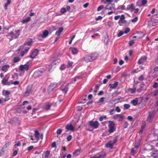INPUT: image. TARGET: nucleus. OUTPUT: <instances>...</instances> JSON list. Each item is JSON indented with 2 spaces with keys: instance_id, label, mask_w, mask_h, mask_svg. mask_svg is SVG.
<instances>
[{
  "instance_id": "1",
  "label": "nucleus",
  "mask_w": 158,
  "mask_h": 158,
  "mask_svg": "<svg viewBox=\"0 0 158 158\" xmlns=\"http://www.w3.org/2000/svg\"><path fill=\"white\" fill-rule=\"evenodd\" d=\"M31 62L29 61L23 65H21L19 66V70L23 72L28 71L30 69Z\"/></svg>"
},
{
  "instance_id": "2",
  "label": "nucleus",
  "mask_w": 158,
  "mask_h": 158,
  "mask_svg": "<svg viewBox=\"0 0 158 158\" xmlns=\"http://www.w3.org/2000/svg\"><path fill=\"white\" fill-rule=\"evenodd\" d=\"M45 69L43 68H40L39 70L35 71L33 76L34 78H37L38 77L42 76L43 73L45 72Z\"/></svg>"
},
{
  "instance_id": "3",
  "label": "nucleus",
  "mask_w": 158,
  "mask_h": 158,
  "mask_svg": "<svg viewBox=\"0 0 158 158\" xmlns=\"http://www.w3.org/2000/svg\"><path fill=\"white\" fill-rule=\"evenodd\" d=\"M29 47H25L23 46L21 47L20 48H19L17 50L19 51L21 49H24V50H22L20 52V56L22 57L27 53L29 49Z\"/></svg>"
},
{
  "instance_id": "4",
  "label": "nucleus",
  "mask_w": 158,
  "mask_h": 158,
  "mask_svg": "<svg viewBox=\"0 0 158 158\" xmlns=\"http://www.w3.org/2000/svg\"><path fill=\"white\" fill-rule=\"evenodd\" d=\"M109 131L110 133L113 132L114 131V126L115 125V123L114 122L112 121H109Z\"/></svg>"
},
{
  "instance_id": "5",
  "label": "nucleus",
  "mask_w": 158,
  "mask_h": 158,
  "mask_svg": "<svg viewBox=\"0 0 158 158\" xmlns=\"http://www.w3.org/2000/svg\"><path fill=\"white\" fill-rule=\"evenodd\" d=\"M89 125L93 129H97L98 127L99 123L97 121H90L89 122Z\"/></svg>"
},
{
  "instance_id": "6",
  "label": "nucleus",
  "mask_w": 158,
  "mask_h": 158,
  "mask_svg": "<svg viewBox=\"0 0 158 158\" xmlns=\"http://www.w3.org/2000/svg\"><path fill=\"white\" fill-rule=\"evenodd\" d=\"M124 118V116L120 114H116L113 116V118L118 119L119 121H122Z\"/></svg>"
},
{
  "instance_id": "7",
  "label": "nucleus",
  "mask_w": 158,
  "mask_h": 158,
  "mask_svg": "<svg viewBox=\"0 0 158 158\" xmlns=\"http://www.w3.org/2000/svg\"><path fill=\"white\" fill-rule=\"evenodd\" d=\"M125 18L124 15H122L120 16V19L118 22L120 26H122V24L126 22V21L125 20Z\"/></svg>"
},
{
  "instance_id": "8",
  "label": "nucleus",
  "mask_w": 158,
  "mask_h": 158,
  "mask_svg": "<svg viewBox=\"0 0 158 158\" xmlns=\"http://www.w3.org/2000/svg\"><path fill=\"white\" fill-rule=\"evenodd\" d=\"M147 2V0H139L136 2V5L139 6H143Z\"/></svg>"
},
{
  "instance_id": "9",
  "label": "nucleus",
  "mask_w": 158,
  "mask_h": 158,
  "mask_svg": "<svg viewBox=\"0 0 158 158\" xmlns=\"http://www.w3.org/2000/svg\"><path fill=\"white\" fill-rule=\"evenodd\" d=\"M38 52V50L37 49H35L30 55L29 57L31 58H34L37 55Z\"/></svg>"
},
{
  "instance_id": "10",
  "label": "nucleus",
  "mask_w": 158,
  "mask_h": 158,
  "mask_svg": "<svg viewBox=\"0 0 158 158\" xmlns=\"http://www.w3.org/2000/svg\"><path fill=\"white\" fill-rule=\"evenodd\" d=\"M57 85V84L56 83H51L49 87L48 90V91L50 92L52 91L56 87Z\"/></svg>"
},
{
  "instance_id": "11",
  "label": "nucleus",
  "mask_w": 158,
  "mask_h": 158,
  "mask_svg": "<svg viewBox=\"0 0 158 158\" xmlns=\"http://www.w3.org/2000/svg\"><path fill=\"white\" fill-rule=\"evenodd\" d=\"M31 87L30 86H28L27 87L26 91L24 95L25 96H27L29 95L31 90Z\"/></svg>"
},
{
  "instance_id": "12",
  "label": "nucleus",
  "mask_w": 158,
  "mask_h": 158,
  "mask_svg": "<svg viewBox=\"0 0 158 158\" xmlns=\"http://www.w3.org/2000/svg\"><path fill=\"white\" fill-rule=\"evenodd\" d=\"M155 114V113L154 111L150 112L147 119V121L150 122L151 119L154 117Z\"/></svg>"
},
{
  "instance_id": "13",
  "label": "nucleus",
  "mask_w": 158,
  "mask_h": 158,
  "mask_svg": "<svg viewBox=\"0 0 158 158\" xmlns=\"http://www.w3.org/2000/svg\"><path fill=\"white\" fill-rule=\"evenodd\" d=\"M8 80H2V83L4 85H10L12 84L13 81L10 80V81H8Z\"/></svg>"
},
{
  "instance_id": "14",
  "label": "nucleus",
  "mask_w": 158,
  "mask_h": 158,
  "mask_svg": "<svg viewBox=\"0 0 158 158\" xmlns=\"http://www.w3.org/2000/svg\"><path fill=\"white\" fill-rule=\"evenodd\" d=\"M65 128L68 131H73L74 130V128L71 124L67 125L65 127Z\"/></svg>"
},
{
  "instance_id": "15",
  "label": "nucleus",
  "mask_w": 158,
  "mask_h": 158,
  "mask_svg": "<svg viewBox=\"0 0 158 158\" xmlns=\"http://www.w3.org/2000/svg\"><path fill=\"white\" fill-rule=\"evenodd\" d=\"M10 67V66L9 64L5 65L2 67L1 70L3 71L6 72L8 71Z\"/></svg>"
},
{
  "instance_id": "16",
  "label": "nucleus",
  "mask_w": 158,
  "mask_h": 158,
  "mask_svg": "<svg viewBox=\"0 0 158 158\" xmlns=\"http://www.w3.org/2000/svg\"><path fill=\"white\" fill-rule=\"evenodd\" d=\"M135 8L134 5V4H132L127 5V10H130L131 11H133Z\"/></svg>"
},
{
  "instance_id": "17",
  "label": "nucleus",
  "mask_w": 158,
  "mask_h": 158,
  "mask_svg": "<svg viewBox=\"0 0 158 158\" xmlns=\"http://www.w3.org/2000/svg\"><path fill=\"white\" fill-rule=\"evenodd\" d=\"M147 60V57L145 56L140 58L138 61V63L140 64L144 62Z\"/></svg>"
},
{
  "instance_id": "18",
  "label": "nucleus",
  "mask_w": 158,
  "mask_h": 158,
  "mask_svg": "<svg viewBox=\"0 0 158 158\" xmlns=\"http://www.w3.org/2000/svg\"><path fill=\"white\" fill-rule=\"evenodd\" d=\"M105 9L106 10H114V8L113 6V5H110V4H108L106 5L105 7Z\"/></svg>"
},
{
  "instance_id": "19",
  "label": "nucleus",
  "mask_w": 158,
  "mask_h": 158,
  "mask_svg": "<svg viewBox=\"0 0 158 158\" xmlns=\"http://www.w3.org/2000/svg\"><path fill=\"white\" fill-rule=\"evenodd\" d=\"M118 85V83L117 82H115L113 84H110L109 86L111 89H115L117 86Z\"/></svg>"
},
{
  "instance_id": "20",
  "label": "nucleus",
  "mask_w": 158,
  "mask_h": 158,
  "mask_svg": "<svg viewBox=\"0 0 158 158\" xmlns=\"http://www.w3.org/2000/svg\"><path fill=\"white\" fill-rule=\"evenodd\" d=\"M91 58V61L95 60L98 56L97 54L93 53L90 55Z\"/></svg>"
},
{
  "instance_id": "21",
  "label": "nucleus",
  "mask_w": 158,
  "mask_h": 158,
  "mask_svg": "<svg viewBox=\"0 0 158 158\" xmlns=\"http://www.w3.org/2000/svg\"><path fill=\"white\" fill-rule=\"evenodd\" d=\"M69 51H71L73 54H76L78 52L77 49L76 48H71L69 49Z\"/></svg>"
},
{
  "instance_id": "22",
  "label": "nucleus",
  "mask_w": 158,
  "mask_h": 158,
  "mask_svg": "<svg viewBox=\"0 0 158 158\" xmlns=\"http://www.w3.org/2000/svg\"><path fill=\"white\" fill-rule=\"evenodd\" d=\"M138 99L137 98H135L132 100L131 102V103L134 106H136L138 103Z\"/></svg>"
},
{
  "instance_id": "23",
  "label": "nucleus",
  "mask_w": 158,
  "mask_h": 158,
  "mask_svg": "<svg viewBox=\"0 0 158 158\" xmlns=\"http://www.w3.org/2000/svg\"><path fill=\"white\" fill-rule=\"evenodd\" d=\"M84 60L86 62H91V58L90 55L87 56H85L84 58Z\"/></svg>"
},
{
  "instance_id": "24",
  "label": "nucleus",
  "mask_w": 158,
  "mask_h": 158,
  "mask_svg": "<svg viewBox=\"0 0 158 158\" xmlns=\"http://www.w3.org/2000/svg\"><path fill=\"white\" fill-rule=\"evenodd\" d=\"M35 135L37 141H38L40 139V135L39 132L37 131H35Z\"/></svg>"
},
{
  "instance_id": "25",
  "label": "nucleus",
  "mask_w": 158,
  "mask_h": 158,
  "mask_svg": "<svg viewBox=\"0 0 158 158\" xmlns=\"http://www.w3.org/2000/svg\"><path fill=\"white\" fill-rule=\"evenodd\" d=\"M31 20V18L30 17H27L25 19L23 20L21 22L23 24L27 23L29 22Z\"/></svg>"
},
{
  "instance_id": "26",
  "label": "nucleus",
  "mask_w": 158,
  "mask_h": 158,
  "mask_svg": "<svg viewBox=\"0 0 158 158\" xmlns=\"http://www.w3.org/2000/svg\"><path fill=\"white\" fill-rule=\"evenodd\" d=\"M2 93L3 95L5 96H9L10 94V92L9 91L3 90L2 91Z\"/></svg>"
},
{
  "instance_id": "27",
  "label": "nucleus",
  "mask_w": 158,
  "mask_h": 158,
  "mask_svg": "<svg viewBox=\"0 0 158 158\" xmlns=\"http://www.w3.org/2000/svg\"><path fill=\"white\" fill-rule=\"evenodd\" d=\"M49 32L48 30H46L43 32V35H42V38H45L48 35Z\"/></svg>"
},
{
  "instance_id": "28",
  "label": "nucleus",
  "mask_w": 158,
  "mask_h": 158,
  "mask_svg": "<svg viewBox=\"0 0 158 158\" xmlns=\"http://www.w3.org/2000/svg\"><path fill=\"white\" fill-rule=\"evenodd\" d=\"M127 91L130 92L131 94H133L136 91L135 88H129L127 90Z\"/></svg>"
},
{
  "instance_id": "29",
  "label": "nucleus",
  "mask_w": 158,
  "mask_h": 158,
  "mask_svg": "<svg viewBox=\"0 0 158 158\" xmlns=\"http://www.w3.org/2000/svg\"><path fill=\"white\" fill-rule=\"evenodd\" d=\"M113 143H112L111 142H110L107 143L106 144V148H112L113 147Z\"/></svg>"
},
{
  "instance_id": "30",
  "label": "nucleus",
  "mask_w": 158,
  "mask_h": 158,
  "mask_svg": "<svg viewBox=\"0 0 158 158\" xmlns=\"http://www.w3.org/2000/svg\"><path fill=\"white\" fill-rule=\"evenodd\" d=\"M20 58L19 56H16L14 57L13 61L14 63H16L20 61Z\"/></svg>"
},
{
  "instance_id": "31",
  "label": "nucleus",
  "mask_w": 158,
  "mask_h": 158,
  "mask_svg": "<svg viewBox=\"0 0 158 158\" xmlns=\"http://www.w3.org/2000/svg\"><path fill=\"white\" fill-rule=\"evenodd\" d=\"M81 153V150L78 149L76 150L73 153V154L75 156H77L79 155Z\"/></svg>"
},
{
  "instance_id": "32",
  "label": "nucleus",
  "mask_w": 158,
  "mask_h": 158,
  "mask_svg": "<svg viewBox=\"0 0 158 158\" xmlns=\"http://www.w3.org/2000/svg\"><path fill=\"white\" fill-rule=\"evenodd\" d=\"M15 38H16L17 37H18V36L20 35V34H19L20 31L19 30H15Z\"/></svg>"
},
{
  "instance_id": "33",
  "label": "nucleus",
  "mask_w": 158,
  "mask_h": 158,
  "mask_svg": "<svg viewBox=\"0 0 158 158\" xmlns=\"http://www.w3.org/2000/svg\"><path fill=\"white\" fill-rule=\"evenodd\" d=\"M136 35H139V36L140 37L138 38V39L142 38L144 36V35L143 33L141 32H139Z\"/></svg>"
},
{
  "instance_id": "34",
  "label": "nucleus",
  "mask_w": 158,
  "mask_h": 158,
  "mask_svg": "<svg viewBox=\"0 0 158 158\" xmlns=\"http://www.w3.org/2000/svg\"><path fill=\"white\" fill-rule=\"evenodd\" d=\"M106 156V153H103L100 155L99 156H97L98 158H104Z\"/></svg>"
},
{
  "instance_id": "35",
  "label": "nucleus",
  "mask_w": 158,
  "mask_h": 158,
  "mask_svg": "<svg viewBox=\"0 0 158 158\" xmlns=\"http://www.w3.org/2000/svg\"><path fill=\"white\" fill-rule=\"evenodd\" d=\"M50 151H47L45 152V158H48L49 157V156L50 155Z\"/></svg>"
},
{
  "instance_id": "36",
  "label": "nucleus",
  "mask_w": 158,
  "mask_h": 158,
  "mask_svg": "<svg viewBox=\"0 0 158 158\" xmlns=\"http://www.w3.org/2000/svg\"><path fill=\"white\" fill-rule=\"evenodd\" d=\"M61 90L63 92L66 93L68 91V88L67 87L65 86L63 89H61Z\"/></svg>"
},
{
  "instance_id": "37",
  "label": "nucleus",
  "mask_w": 158,
  "mask_h": 158,
  "mask_svg": "<svg viewBox=\"0 0 158 158\" xmlns=\"http://www.w3.org/2000/svg\"><path fill=\"white\" fill-rule=\"evenodd\" d=\"M73 63L70 61H69L67 63V67L68 68L72 66Z\"/></svg>"
},
{
  "instance_id": "38",
  "label": "nucleus",
  "mask_w": 158,
  "mask_h": 158,
  "mask_svg": "<svg viewBox=\"0 0 158 158\" xmlns=\"http://www.w3.org/2000/svg\"><path fill=\"white\" fill-rule=\"evenodd\" d=\"M104 8V6L103 5H101L99 6L97 9V11H99L103 9Z\"/></svg>"
},
{
  "instance_id": "39",
  "label": "nucleus",
  "mask_w": 158,
  "mask_h": 158,
  "mask_svg": "<svg viewBox=\"0 0 158 158\" xmlns=\"http://www.w3.org/2000/svg\"><path fill=\"white\" fill-rule=\"evenodd\" d=\"M107 117L106 116H102L99 118V120L100 121H102L104 119H106Z\"/></svg>"
},
{
  "instance_id": "40",
  "label": "nucleus",
  "mask_w": 158,
  "mask_h": 158,
  "mask_svg": "<svg viewBox=\"0 0 158 158\" xmlns=\"http://www.w3.org/2000/svg\"><path fill=\"white\" fill-rule=\"evenodd\" d=\"M14 35H15V33H13V32L11 31L10 33L8 34L7 35V36H11V37L12 38V37L14 36Z\"/></svg>"
},
{
  "instance_id": "41",
  "label": "nucleus",
  "mask_w": 158,
  "mask_h": 158,
  "mask_svg": "<svg viewBox=\"0 0 158 158\" xmlns=\"http://www.w3.org/2000/svg\"><path fill=\"white\" fill-rule=\"evenodd\" d=\"M108 26L110 27H112L114 25V23L111 21H109L107 22Z\"/></svg>"
},
{
  "instance_id": "42",
  "label": "nucleus",
  "mask_w": 158,
  "mask_h": 158,
  "mask_svg": "<svg viewBox=\"0 0 158 158\" xmlns=\"http://www.w3.org/2000/svg\"><path fill=\"white\" fill-rule=\"evenodd\" d=\"M51 105L50 104H48L47 106L46 107H45V108H44V109L46 110H49L51 107Z\"/></svg>"
},
{
  "instance_id": "43",
  "label": "nucleus",
  "mask_w": 158,
  "mask_h": 158,
  "mask_svg": "<svg viewBox=\"0 0 158 158\" xmlns=\"http://www.w3.org/2000/svg\"><path fill=\"white\" fill-rule=\"evenodd\" d=\"M123 107L125 109H128L130 107V105L128 104H125Z\"/></svg>"
},
{
  "instance_id": "44",
  "label": "nucleus",
  "mask_w": 158,
  "mask_h": 158,
  "mask_svg": "<svg viewBox=\"0 0 158 158\" xmlns=\"http://www.w3.org/2000/svg\"><path fill=\"white\" fill-rule=\"evenodd\" d=\"M138 18L137 17H136L133 19H132L131 21L132 22L135 23L137 21Z\"/></svg>"
},
{
  "instance_id": "45",
  "label": "nucleus",
  "mask_w": 158,
  "mask_h": 158,
  "mask_svg": "<svg viewBox=\"0 0 158 158\" xmlns=\"http://www.w3.org/2000/svg\"><path fill=\"white\" fill-rule=\"evenodd\" d=\"M124 32L123 31H120V32H119L117 34V36L118 37H119L122 36Z\"/></svg>"
},
{
  "instance_id": "46",
  "label": "nucleus",
  "mask_w": 158,
  "mask_h": 158,
  "mask_svg": "<svg viewBox=\"0 0 158 158\" xmlns=\"http://www.w3.org/2000/svg\"><path fill=\"white\" fill-rule=\"evenodd\" d=\"M128 125L129 123L127 121H125L123 125L124 128H127L128 127Z\"/></svg>"
},
{
  "instance_id": "47",
  "label": "nucleus",
  "mask_w": 158,
  "mask_h": 158,
  "mask_svg": "<svg viewBox=\"0 0 158 158\" xmlns=\"http://www.w3.org/2000/svg\"><path fill=\"white\" fill-rule=\"evenodd\" d=\"M62 130L60 129H58L56 131V133L58 135H60L61 132H62Z\"/></svg>"
},
{
  "instance_id": "48",
  "label": "nucleus",
  "mask_w": 158,
  "mask_h": 158,
  "mask_svg": "<svg viewBox=\"0 0 158 158\" xmlns=\"http://www.w3.org/2000/svg\"><path fill=\"white\" fill-rule=\"evenodd\" d=\"M115 110L117 112L119 113L121 111V110L119 108V107L118 106L116 107V109Z\"/></svg>"
},
{
  "instance_id": "49",
  "label": "nucleus",
  "mask_w": 158,
  "mask_h": 158,
  "mask_svg": "<svg viewBox=\"0 0 158 158\" xmlns=\"http://www.w3.org/2000/svg\"><path fill=\"white\" fill-rule=\"evenodd\" d=\"M72 138V136L71 135H69L67 138V140L68 141H70Z\"/></svg>"
},
{
  "instance_id": "50",
  "label": "nucleus",
  "mask_w": 158,
  "mask_h": 158,
  "mask_svg": "<svg viewBox=\"0 0 158 158\" xmlns=\"http://www.w3.org/2000/svg\"><path fill=\"white\" fill-rule=\"evenodd\" d=\"M66 11V9L64 8H62L60 10V12L62 13H64Z\"/></svg>"
},
{
  "instance_id": "51",
  "label": "nucleus",
  "mask_w": 158,
  "mask_h": 158,
  "mask_svg": "<svg viewBox=\"0 0 158 158\" xmlns=\"http://www.w3.org/2000/svg\"><path fill=\"white\" fill-rule=\"evenodd\" d=\"M139 37H140L139 36V35H136L133 36V38L134 40L138 39V38Z\"/></svg>"
},
{
  "instance_id": "52",
  "label": "nucleus",
  "mask_w": 158,
  "mask_h": 158,
  "mask_svg": "<svg viewBox=\"0 0 158 158\" xmlns=\"http://www.w3.org/2000/svg\"><path fill=\"white\" fill-rule=\"evenodd\" d=\"M65 65L64 64H62L60 68V69L61 70H64L65 69Z\"/></svg>"
},
{
  "instance_id": "53",
  "label": "nucleus",
  "mask_w": 158,
  "mask_h": 158,
  "mask_svg": "<svg viewBox=\"0 0 158 158\" xmlns=\"http://www.w3.org/2000/svg\"><path fill=\"white\" fill-rule=\"evenodd\" d=\"M63 30V28L62 27H60L58 28V31L60 33H61L62 32Z\"/></svg>"
},
{
  "instance_id": "54",
  "label": "nucleus",
  "mask_w": 158,
  "mask_h": 158,
  "mask_svg": "<svg viewBox=\"0 0 158 158\" xmlns=\"http://www.w3.org/2000/svg\"><path fill=\"white\" fill-rule=\"evenodd\" d=\"M127 119L130 121H132L133 119V118L131 116H129L127 117Z\"/></svg>"
},
{
  "instance_id": "55",
  "label": "nucleus",
  "mask_w": 158,
  "mask_h": 158,
  "mask_svg": "<svg viewBox=\"0 0 158 158\" xmlns=\"http://www.w3.org/2000/svg\"><path fill=\"white\" fill-rule=\"evenodd\" d=\"M6 98L4 99V101L5 102H6L9 100L10 99V98L9 96H6Z\"/></svg>"
},
{
  "instance_id": "56",
  "label": "nucleus",
  "mask_w": 158,
  "mask_h": 158,
  "mask_svg": "<svg viewBox=\"0 0 158 158\" xmlns=\"http://www.w3.org/2000/svg\"><path fill=\"white\" fill-rule=\"evenodd\" d=\"M136 150L135 149V148H132L131 150V152L132 154H134L136 152Z\"/></svg>"
},
{
  "instance_id": "57",
  "label": "nucleus",
  "mask_w": 158,
  "mask_h": 158,
  "mask_svg": "<svg viewBox=\"0 0 158 158\" xmlns=\"http://www.w3.org/2000/svg\"><path fill=\"white\" fill-rule=\"evenodd\" d=\"M134 43V42L133 40H131L129 42V45L130 46L132 45Z\"/></svg>"
},
{
  "instance_id": "58",
  "label": "nucleus",
  "mask_w": 158,
  "mask_h": 158,
  "mask_svg": "<svg viewBox=\"0 0 158 158\" xmlns=\"http://www.w3.org/2000/svg\"><path fill=\"white\" fill-rule=\"evenodd\" d=\"M158 86V83L156 82H155L153 85V87L154 88H156Z\"/></svg>"
},
{
  "instance_id": "59",
  "label": "nucleus",
  "mask_w": 158,
  "mask_h": 158,
  "mask_svg": "<svg viewBox=\"0 0 158 158\" xmlns=\"http://www.w3.org/2000/svg\"><path fill=\"white\" fill-rule=\"evenodd\" d=\"M115 111V110L114 109H113L111 110L110 112V115H113L114 114V112Z\"/></svg>"
},
{
  "instance_id": "60",
  "label": "nucleus",
  "mask_w": 158,
  "mask_h": 158,
  "mask_svg": "<svg viewBox=\"0 0 158 158\" xmlns=\"http://www.w3.org/2000/svg\"><path fill=\"white\" fill-rule=\"evenodd\" d=\"M119 18L120 19V16L119 15L115 16L114 17V19L115 20H117Z\"/></svg>"
},
{
  "instance_id": "61",
  "label": "nucleus",
  "mask_w": 158,
  "mask_h": 158,
  "mask_svg": "<svg viewBox=\"0 0 158 158\" xmlns=\"http://www.w3.org/2000/svg\"><path fill=\"white\" fill-rule=\"evenodd\" d=\"M130 29L129 28H127L125 29L124 33L127 34L130 31Z\"/></svg>"
},
{
  "instance_id": "62",
  "label": "nucleus",
  "mask_w": 158,
  "mask_h": 158,
  "mask_svg": "<svg viewBox=\"0 0 158 158\" xmlns=\"http://www.w3.org/2000/svg\"><path fill=\"white\" fill-rule=\"evenodd\" d=\"M20 142H19L17 143H16L15 144L14 147L16 148L17 147L19 146L20 145Z\"/></svg>"
},
{
  "instance_id": "63",
  "label": "nucleus",
  "mask_w": 158,
  "mask_h": 158,
  "mask_svg": "<svg viewBox=\"0 0 158 158\" xmlns=\"http://www.w3.org/2000/svg\"><path fill=\"white\" fill-rule=\"evenodd\" d=\"M104 98H103V97L99 99V102H103L104 99Z\"/></svg>"
},
{
  "instance_id": "64",
  "label": "nucleus",
  "mask_w": 158,
  "mask_h": 158,
  "mask_svg": "<svg viewBox=\"0 0 158 158\" xmlns=\"http://www.w3.org/2000/svg\"><path fill=\"white\" fill-rule=\"evenodd\" d=\"M18 153V151L17 150H15L14 151L13 153V156H15Z\"/></svg>"
}]
</instances>
